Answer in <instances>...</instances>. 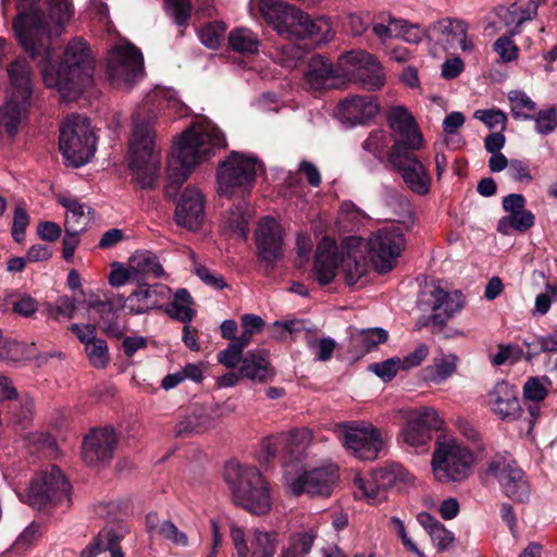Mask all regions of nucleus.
<instances>
[{"label": "nucleus", "mask_w": 557, "mask_h": 557, "mask_svg": "<svg viewBox=\"0 0 557 557\" xmlns=\"http://www.w3.org/2000/svg\"><path fill=\"white\" fill-rule=\"evenodd\" d=\"M156 114L148 103L133 114V131L128 141L129 166L144 189L154 188L160 169V148L156 141Z\"/></svg>", "instance_id": "nucleus-1"}, {"label": "nucleus", "mask_w": 557, "mask_h": 557, "mask_svg": "<svg viewBox=\"0 0 557 557\" xmlns=\"http://www.w3.org/2000/svg\"><path fill=\"white\" fill-rule=\"evenodd\" d=\"M224 479L235 506L255 516L271 511L273 496L270 483L256 466L230 461L225 466Z\"/></svg>", "instance_id": "nucleus-2"}, {"label": "nucleus", "mask_w": 557, "mask_h": 557, "mask_svg": "<svg viewBox=\"0 0 557 557\" xmlns=\"http://www.w3.org/2000/svg\"><path fill=\"white\" fill-rule=\"evenodd\" d=\"M94 64L88 44L83 38L76 37L65 47L54 82H47V84L55 87L65 99L74 100L84 88L91 85ZM46 81H48L47 77Z\"/></svg>", "instance_id": "nucleus-3"}, {"label": "nucleus", "mask_w": 557, "mask_h": 557, "mask_svg": "<svg viewBox=\"0 0 557 557\" xmlns=\"http://www.w3.org/2000/svg\"><path fill=\"white\" fill-rule=\"evenodd\" d=\"M224 134L213 124H198L185 131L169 158L168 165L190 174L214 149L224 148Z\"/></svg>", "instance_id": "nucleus-4"}, {"label": "nucleus", "mask_w": 557, "mask_h": 557, "mask_svg": "<svg viewBox=\"0 0 557 557\" xmlns=\"http://www.w3.org/2000/svg\"><path fill=\"white\" fill-rule=\"evenodd\" d=\"M13 28L25 51L33 58H52L50 49V28L45 14L35 0H20Z\"/></svg>", "instance_id": "nucleus-5"}, {"label": "nucleus", "mask_w": 557, "mask_h": 557, "mask_svg": "<svg viewBox=\"0 0 557 557\" xmlns=\"http://www.w3.org/2000/svg\"><path fill=\"white\" fill-rule=\"evenodd\" d=\"M259 10L276 33L288 40L313 37L319 27L310 15L299 8L277 0H259Z\"/></svg>", "instance_id": "nucleus-6"}, {"label": "nucleus", "mask_w": 557, "mask_h": 557, "mask_svg": "<svg viewBox=\"0 0 557 557\" xmlns=\"http://www.w3.org/2000/svg\"><path fill=\"white\" fill-rule=\"evenodd\" d=\"M8 75L12 91L5 103L0 107V126H3L10 136H15L29 107L30 66L26 60H15L9 64Z\"/></svg>", "instance_id": "nucleus-7"}, {"label": "nucleus", "mask_w": 557, "mask_h": 557, "mask_svg": "<svg viewBox=\"0 0 557 557\" xmlns=\"http://www.w3.org/2000/svg\"><path fill=\"white\" fill-rule=\"evenodd\" d=\"M96 136L86 116L72 114L60 126L59 147L75 168L86 164L95 154Z\"/></svg>", "instance_id": "nucleus-8"}, {"label": "nucleus", "mask_w": 557, "mask_h": 557, "mask_svg": "<svg viewBox=\"0 0 557 557\" xmlns=\"http://www.w3.org/2000/svg\"><path fill=\"white\" fill-rule=\"evenodd\" d=\"M473 455L455 438H438L432 455V471L441 483L460 482L471 473Z\"/></svg>", "instance_id": "nucleus-9"}, {"label": "nucleus", "mask_w": 557, "mask_h": 557, "mask_svg": "<svg viewBox=\"0 0 557 557\" xmlns=\"http://www.w3.org/2000/svg\"><path fill=\"white\" fill-rule=\"evenodd\" d=\"M71 485L62 471L51 466L49 470L41 471L34 475L29 482L26 497L27 503L37 509H41L47 505H70Z\"/></svg>", "instance_id": "nucleus-10"}, {"label": "nucleus", "mask_w": 557, "mask_h": 557, "mask_svg": "<svg viewBox=\"0 0 557 557\" xmlns=\"http://www.w3.org/2000/svg\"><path fill=\"white\" fill-rule=\"evenodd\" d=\"M256 159L232 152L218 166V193L221 196L232 198L237 193L249 191L256 180Z\"/></svg>", "instance_id": "nucleus-11"}, {"label": "nucleus", "mask_w": 557, "mask_h": 557, "mask_svg": "<svg viewBox=\"0 0 557 557\" xmlns=\"http://www.w3.org/2000/svg\"><path fill=\"white\" fill-rule=\"evenodd\" d=\"M343 446L360 460L373 461L383 449L381 432L371 423L350 421L337 425Z\"/></svg>", "instance_id": "nucleus-12"}, {"label": "nucleus", "mask_w": 557, "mask_h": 557, "mask_svg": "<svg viewBox=\"0 0 557 557\" xmlns=\"http://www.w3.org/2000/svg\"><path fill=\"white\" fill-rule=\"evenodd\" d=\"M409 480V472L398 463H386L373 469L367 478L356 476L355 486L360 495L370 503L376 504L387 498V492Z\"/></svg>", "instance_id": "nucleus-13"}, {"label": "nucleus", "mask_w": 557, "mask_h": 557, "mask_svg": "<svg viewBox=\"0 0 557 557\" xmlns=\"http://www.w3.org/2000/svg\"><path fill=\"white\" fill-rule=\"evenodd\" d=\"M144 71L141 52L132 44L116 46L108 54V77L116 88H129Z\"/></svg>", "instance_id": "nucleus-14"}, {"label": "nucleus", "mask_w": 557, "mask_h": 557, "mask_svg": "<svg viewBox=\"0 0 557 557\" xmlns=\"http://www.w3.org/2000/svg\"><path fill=\"white\" fill-rule=\"evenodd\" d=\"M346 75L354 83L369 91L381 89L385 85V74L377 59L364 50L350 51L339 58Z\"/></svg>", "instance_id": "nucleus-15"}, {"label": "nucleus", "mask_w": 557, "mask_h": 557, "mask_svg": "<svg viewBox=\"0 0 557 557\" xmlns=\"http://www.w3.org/2000/svg\"><path fill=\"white\" fill-rule=\"evenodd\" d=\"M386 123L394 134V141L388 153L420 150L423 147L422 133L406 107H392L386 113Z\"/></svg>", "instance_id": "nucleus-16"}, {"label": "nucleus", "mask_w": 557, "mask_h": 557, "mask_svg": "<svg viewBox=\"0 0 557 557\" xmlns=\"http://www.w3.org/2000/svg\"><path fill=\"white\" fill-rule=\"evenodd\" d=\"M406 240L399 228H384L368 243L370 260L379 273L389 272L405 249Z\"/></svg>", "instance_id": "nucleus-17"}, {"label": "nucleus", "mask_w": 557, "mask_h": 557, "mask_svg": "<svg viewBox=\"0 0 557 557\" xmlns=\"http://www.w3.org/2000/svg\"><path fill=\"white\" fill-rule=\"evenodd\" d=\"M417 150H406L387 154V163L400 174L406 186L414 194L424 196L431 188V176L416 154Z\"/></svg>", "instance_id": "nucleus-18"}, {"label": "nucleus", "mask_w": 557, "mask_h": 557, "mask_svg": "<svg viewBox=\"0 0 557 557\" xmlns=\"http://www.w3.org/2000/svg\"><path fill=\"white\" fill-rule=\"evenodd\" d=\"M485 473L497 479L507 497L520 503L529 499V482L516 461L508 462L503 458L492 460L487 463Z\"/></svg>", "instance_id": "nucleus-19"}, {"label": "nucleus", "mask_w": 557, "mask_h": 557, "mask_svg": "<svg viewBox=\"0 0 557 557\" xmlns=\"http://www.w3.org/2000/svg\"><path fill=\"white\" fill-rule=\"evenodd\" d=\"M337 478V469L334 467L315 468L292 479L288 481L287 486L295 496L304 493L311 496H329Z\"/></svg>", "instance_id": "nucleus-20"}, {"label": "nucleus", "mask_w": 557, "mask_h": 557, "mask_svg": "<svg viewBox=\"0 0 557 557\" xmlns=\"http://www.w3.org/2000/svg\"><path fill=\"white\" fill-rule=\"evenodd\" d=\"M117 437L113 429H95L85 436L82 446V458L88 466L107 463L113 458Z\"/></svg>", "instance_id": "nucleus-21"}, {"label": "nucleus", "mask_w": 557, "mask_h": 557, "mask_svg": "<svg viewBox=\"0 0 557 557\" xmlns=\"http://www.w3.org/2000/svg\"><path fill=\"white\" fill-rule=\"evenodd\" d=\"M255 235L259 258L268 264H274L282 256V225L274 218L263 216L257 225Z\"/></svg>", "instance_id": "nucleus-22"}, {"label": "nucleus", "mask_w": 557, "mask_h": 557, "mask_svg": "<svg viewBox=\"0 0 557 557\" xmlns=\"http://www.w3.org/2000/svg\"><path fill=\"white\" fill-rule=\"evenodd\" d=\"M138 287L128 297L117 294L120 306L125 307L129 314H144L160 307L168 297L170 289L163 284L137 283Z\"/></svg>", "instance_id": "nucleus-23"}, {"label": "nucleus", "mask_w": 557, "mask_h": 557, "mask_svg": "<svg viewBox=\"0 0 557 557\" xmlns=\"http://www.w3.org/2000/svg\"><path fill=\"white\" fill-rule=\"evenodd\" d=\"M342 260V249L330 237H323L318 244L312 277L322 286L329 285L335 278Z\"/></svg>", "instance_id": "nucleus-24"}, {"label": "nucleus", "mask_w": 557, "mask_h": 557, "mask_svg": "<svg viewBox=\"0 0 557 557\" xmlns=\"http://www.w3.org/2000/svg\"><path fill=\"white\" fill-rule=\"evenodd\" d=\"M428 302L431 306L432 314L425 321H419L418 327L431 323L434 327L440 329L463 307V297L461 292L449 294L441 287H435L430 292Z\"/></svg>", "instance_id": "nucleus-25"}, {"label": "nucleus", "mask_w": 557, "mask_h": 557, "mask_svg": "<svg viewBox=\"0 0 557 557\" xmlns=\"http://www.w3.org/2000/svg\"><path fill=\"white\" fill-rule=\"evenodd\" d=\"M88 308L98 314V326L109 337L120 339L126 333L125 322L121 320L120 312L124 308L120 306L117 294L106 295L104 300H91Z\"/></svg>", "instance_id": "nucleus-26"}, {"label": "nucleus", "mask_w": 557, "mask_h": 557, "mask_svg": "<svg viewBox=\"0 0 557 557\" xmlns=\"http://www.w3.org/2000/svg\"><path fill=\"white\" fill-rule=\"evenodd\" d=\"M341 264L345 282L347 285H355L368 270L367 260L363 251V242L360 237H346L342 244Z\"/></svg>", "instance_id": "nucleus-27"}, {"label": "nucleus", "mask_w": 557, "mask_h": 557, "mask_svg": "<svg viewBox=\"0 0 557 557\" xmlns=\"http://www.w3.org/2000/svg\"><path fill=\"white\" fill-rule=\"evenodd\" d=\"M205 198L194 187H186L175 209L176 223L189 231H197L205 220Z\"/></svg>", "instance_id": "nucleus-28"}, {"label": "nucleus", "mask_w": 557, "mask_h": 557, "mask_svg": "<svg viewBox=\"0 0 557 557\" xmlns=\"http://www.w3.org/2000/svg\"><path fill=\"white\" fill-rule=\"evenodd\" d=\"M379 111L380 106L373 96H352L338 103L336 115L343 122L356 125L369 122Z\"/></svg>", "instance_id": "nucleus-29"}, {"label": "nucleus", "mask_w": 557, "mask_h": 557, "mask_svg": "<svg viewBox=\"0 0 557 557\" xmlns=\"http://www.w3.org/2000/svg\"><path fill=\"white\" fill-rule=\"evenodd\" d=\"M493 411L503 420H516L520 416V405L516 388L505 381L496 383L488 394Z\"/></svg>", "instance_id": "nucleus-30"}, {"label": "nucleus", "mask_w": 557, "mask_h": 557, "mask_svg": "<svg viewBox=\"0 0 557 557\" xmlns=\"http://www.w3.org/2000/svg\"><path fill=\"white\" fill-rule=\"evenodd\" d=\"M239 374L250 381L267 383L275 376V370L269 360V354L264 349L248 350L244 356Z\"/></svg>", "instance_id": "nucleus-31"}, {"label": "nucleus", "mask_w": 557, "mask_h": 557, "mask_svg": "<svg viewBox=\"0 0 557 557\" xmlns=\"http://www.w3.org/2000/svg\"><path fill=\"white\" fill-rule=\"evenodd\" d=\"M536 14L537 3L534 0H518L498 11V16L510 36L518 35L521 32V25L533 20Z\"/></svg>", "instance_id": "nucleus-32"}, {"label": "nucleus", "mask_w": 557, "mask_h": 557, "mask_svg": "<svg viewBox=\"0 0 557 557\" xmlns=\"http://www.w3.org/2000/svg\"><path fill=\"white\" fill-rule=\"evenodd\" d=\"M58 201L66 209L64 232L72 234L85 232L92 221V210L76 198L59 197Z\"/></svg>", "instance_id": "nucleus-33"}, {"label": "nucleus", "mask_w": 557, "mask_h": 557, "mask_svg": "<svg viewBox=\"0 0 557 557\" xmlns=\"http://www.w3.org/2000/svg\"><path fill=\"white\" fill-rule=\"evenodd\" d=\"M431 29L444 37L450 46L458 44L462 51H471L473 44L467 38V24L461 20L444 18L431 26Z\"/></svg>", "instance_id": "nucleus-34"}, {"label": "nucleus", "mask_w": 557, "mask_h": 557, "mask_svg": "<svg viewBox=\"0 0 557 557\" xmlns=\"http://www.w3.org/2000/svg\"><path fill=\"white\" fill-rule=\"evenodd\" d=\"M235 411V406L224 401L196 405L191 409L202 433L213 429L218 422Z\"/></svg>", "instance_id": "nucleus-35"}, {"label": "nucleus", "mask_w": 557, "mask_h": 557, "mask_svg": "<svg viewBox=\"0 0 557 557\" xmlns=\"http://www.w3.org/2000/svg\"><path fill=\"white\" fill-rule=\"evenodd\" d=\"M335 77L333 64L320 54L313 55L305 72V81L312 90H321L330 86V81Z\"/></svg>", "instance_id": "nucleus-36"}, {"label": "nucleus", "mask_w": 557, "mask_h": 557, "mask_svg": "<svg viewBox=\"0 0 557 557\" xmlns=\"http://www.w3.org/2000/svg\"><path fill=\"white\" fill-rule=\"evenodd\" d=\"M388 334L384 329L373 327L356 330L349 338V350L357 357L375 349L379 344L385 343Z\"/></svg>", "instance_id": "nucleus-37"}, {"label": "nucleus", "mask_w": 557, "mask_h": 557, "mask_svg": "<svg viewBox=\"0 0 557 557\" xmlns=\"http://www.w3.org/2000/svg\"><path fill=\"white\" fill-rule=\"evenodd\" d=\"M135 283H146L148 278H159L164 274L158 257L150 251H137L129 258Z\"/></svg>", "instance_id": "nucleus-38"}, {"label": "nucleus", "mask_w": 557, "mask_h": 557, "mask_svg": "<svg viewBox=\"0 0 557 557\" xmlns=\"http://www.w3.org/2000/svg\"><path fill=\"white\" fill-rule=\"evenodd\" d=\"M123 536V532L116 531L112 528H106L99 532L95 540V544L87 546L81 553V557H95L104 550H109L111 557H124V553L120 546V542Z\"/></svg>", "instance_id": "nucleus-39"}, {"label": "nucleus", "mask_w": 557, "mask_h": 557, "mask_svg": "<svg viewBox=\"0 0 557 557\" xmlns=\"http://www.w3.org/2000/svg\"><path fill=\"white\" fill-rule=\"evenodd\" d=\"M417 520L440 552L448 550L451 547L455 541L453 532L447 530L436 518L423 511L417 516Z\"/></svg>", "instance_id": "nucleus-40"}, {"label": "nucleus", "mask_w": 557, "mask_h": 557, "mask_svg": "<svg viewBox=\"0 0 557 557\" xmlns=\"http://www.w3.org/2000/svg\"><path fill=\"white\" fill-rule=\"evenodd\" d=\"M278 534L275 531L253 529L249 536L250 557H276Z\"/></svg>", "instance_id": "nucleus-41"}, {"label": "nucleus", "mask_w": 557, "mask_h": 557, "mask_svg": "<svg viewBox=\"0 0 557 557\" xmlns=\"http://www.w3.org/2000/svg\"><path fill=\"white\" fill-rule=\"evenodd\" d=\"M457 360L458 358L453 354L434 358L432 364L423 370L424 380L435 384L446 381L456 372Z\"/></svg>", "instance_id": "nucleus-42"}, {"label": "nucleus", "mask_w": 557, "mask_h": 557, "mask_svg": "<svg viewBox=\"0 0 557 557\" xmlns=\"http://www.w3.org/2000/svg\"><path fill=\"white\" fill-rule=\"evenodd\" d=\"M391 138L385 129L376 128L369 133L368 137L362 141L361 148L367 153L371 154L379 162L387 161L388 148Z\"/></svg>", "instance_id": "nucleus-43"}, {"label": "nucleus", "mask_w": 557, "mask_h": 557, "mask_svg": "<svg viewBox=\"0 0 557 557\" xmlns=\"http://www.w3.org/2000/svg\"><path fill=\"white\" fill-rule=\"evenodd\" d=\"M193 304V297L189 292L185 288H180L174 294L173 301L165 311L171 318L183 323H189L196 314V311L191 307Z\"/></svg>", "instance_id": "nucleus-44"}, {"label": "nucleus", "mask_w": 557, "mask_h": 557, "mask_svg": "<svg viewBox=\"0 0 557 557\" xmlns=\"http://www.w3.org/2000/svg\"><path fill=\"white\" fill-rule=\"evenodd\" d=\"M400 437L409 446L422 447L431 441L432 434H430L426 428L420 424L419 420L409 413L401 430Z\"/></svg>", "instance_id": "nucleus-45"}, {"label": "nucleus", "mask_w": 557, "mask_h": 557, "mask_svg": "<svg viewBox=\"0 0 557 557\" xmlns=\"http://www.w3.org/2000/svg\"><path fill=\"white\" fill-rule=\"evenodd\" d=\"M228 44L232 49L239 53H257L260 41L255 33L248 28L233 29L228 35Z\"/></svg>", "instance_id": "nucleus-46"}, {"label": "nucleus", "mask_w": 557, "mask_h": 557, "mask_svg": "<svg viewBox=\"0 0 557 557\" xmlns=\"http://www.w3.org/2000/svg\"><path fill=\"white\" fill-rule=\"evenodd\" d=\"M315 534L297 532L289 536L288 546L282 552V557H306L313 546Z\"/></svg>", "instance_id": "nucleus-47"}, {"label": "nucleus", "mask_w": 557, "mask_h": 557, "mask_svg": "<svg viewBox=\"0 0 557 557\" xmlns=\"http://www.w3.org/2000/svg\"><path fill=\"white\" fill-rule=\"evenodd\" d=\"M9 410L12 422L26 429L33 420L34 400L28 395H23L10 405Z\"/></svg>", "instance_id": "nucleus-48"}, {"label": "nucleus", "mask_w": 557, "mask_h": 557, "mask_svg": "<svg viewBox=\"0 0 557 557\" xmlns=\"http://www.w3.org/2000/svg\"><path fill=\"white\" fill-rule=\"evenodd\" d=\"M511 113L515 119L531 120L536 110L535 102L521 90H511L508 94Z\"/></svg>", "instance_id": "nucleus-49"}, {"label": "nucleus", "mask_w": 557, "mask_h": 557, "mask_svg": "<svg viewBox=\"0 0 557 557\" xmlns=\"http://www.w3.org/2000/svg\"><path fill=\"white\" fill-rule=\"evenodd\" d=\"M168 14L181 27L180 35L184 36L185 28L191 18L193 5L190 0H164Z\"/></svg>", "instance_id": "nucleus-50"}, {"label": "nucleus", "mask_w": 557, "mask_h": 557, "mask_svg": "<svg viewBox=\"0 0 557 557\" xmlns=\"http://www.w3.org/2000/svg\"><path fill=\"white\" fill-rule=\"evenodd\" d=\"M89 363L96 369H104L110 361L108 344L102 338H96L85 345Z\"/></svg>", "instance_id": "nucleus-51"}, {"label": "nucleus", "mask_w": 557, "mask_h": 557, "mask_svg": "<svg viewBox=\"0 0 557 557\" xmlns=\"http://www.w3.org/2000/svg\"><path fill=\"white\" fill-rule=\"evenodd\" d=\"M226 32V25L223 22L214 21L200 28L198 37L200 41L210 49L220 47L222 38Z\"/></svg>", "instance_id": "nucleus-52"}, {"label": "nucleus", "mask_w": 557, "mask_h": 557, "mask_svg": "<svg viewBox=\"0 0 557 557\" xmlns=\"http://www.w3.org/2000/svg\"><path fill=\"white\" fill-rule=\"evenodd\" d=\"M49 18L58 26L67 23L73 14L70 0H47Z\"/></svg>", "instance_id": "nucleus-53"}, {"label": "nucleus", "mask_w": 557, "mask_h": 557, "mask_svg": "<svg viewBox=\"0 0 557 557\" xmlns=\"http://www.w3.org/2000/svg\"><path fill=\"white\" fill-rule=\"evenodd\" d=\"M24 358V346L16 341L3 338L0 331V360L18 362Z\"/></svg>", "instance_id": "nucleus-54"}, {"label": "nucleus", "mask_w": 557, "mask_h": 557, "mask_svg": "<svg viewBox=\"0 0 557 557\" xmlns=\"http://www.w3.org/2000/svg\"><path fill=\"white\" fill-rule=\"evenodd\" d=\"M535 122L536 131L542 135H548L557 127V112L555 108L541 110L536 114H532Z\"/></svg>", "instance_id": "nucleus-55"}, {"label": "nucleus", "mask_w": 557, "mask_h": 557, "mask_svg": "<svg viewBox=\"0 0 557 557\" xmlns=\"http://www.w3.org/2000/svg\"><path fill=\"white\" fill-rule=\"evenodd\" d=\"M525 198L521 194H510L503 199V208L510 213L509 216H521L529 214L531 216V227L534 225L535 218L531 211L524 210Z\"/></svg>", "instance_id": "nucleus-56"}, {"label": "nucleus", "mask_w": 557, "mask_h": 557, "mask_svg": "<svg viewBox=\"0 0 557 557\" xmlns=\"http://www.w3.org/2000/svg\"><path fill=\"white\" fill-rule=\"evenodd\" d=\"M513 36L504 35L493 45L494 51L498 53L500 60L505 63L512 62L518 58L519 48L511 39Z\"/></svg>", "instance_id": "nucleus-57"}, {"label": "nucleus", "mask_w": 557, "mask_h": 557, "mask_svg": "<svg viewBox=\"0 0 557 557\" xmlns=\"http://www.w3.org/2000/svg\"><path fill=\"white\" fill-rule=\"evenodd\" d=\"M401 367L400 358H389L382 362H376L370 364V370L374 372L383 381L388 382L397 374L399 368Z\"/></svg>", "instance_id": "nucleus-58"}, {"label": "nucleus", "mask_w": 557, "mask_h": 557, "mask_svg": "<svg viewBox=\"0 0 557 557\" xmlns=\"http://www.w3.org/2000/svg\"><path fill=\"white\" fill-rule=\"evenodd\" d=\"M474 117L482 121L488 128L499 127L504 132L507 124V116L500 110H476Z\"/></svg>", "instance_id": "nucleus-59"}, {"label": "nucleus", "mask_w": 557, "mask_h": 557, "mask_svg": "<svg viewBox=\"0 0 557 557\" xmlns=\"http://www.w3.org/2000/svg\"><path fill=\"white\" fill-rule=\"evenodd\" d=\"M509 228L523 233L531 228V216L523 214L517 216H504L498 221L497 231L504 235L509 234Z\"/></svg>", "instance_id": "nucleus-60"}, {"label": "nucleus", "mask_w": 557, "mask_h": 557, "mask_svg": "<svg viewBox=\"0 0 557 557\" xmlns=\"http://www.w3.org/2000/svg\"><path fill=\"white\" fill-rule=\"evenodd\" d=\"M410 413L419 420L420 424L428 429L430 434H432V431L441 430L444 424V421L440 418L437 411L430 407L411 411Z\"/></svg>", "instance_id": "nucleus-61"}, {"label": "nucleus", "mask_w": 557, "mask_h": 557, "mask_svg": "<svg viewBox=\"0 0 557 557\" xmlns=\"http://www.w3.org/2000/svg\"><path fill=\"white\" fill-rule=\"evenodd\" d=\"M393 24L398 29V35L407 42L419 44L425 36V32L418 24H410L404 20L395 21Z\"/></svg>", "instance_id": "nucleus-62"}, {"label": "nucleus", "mask_w": 557, "mask_h": 557, "mask_svg": "<svg viewBox=\"0 0 557 557\" xmlns=\"http://www.w3.org/2000/svg\"><path fill=\"white\" fill-rule=\"evenodd\" d=\"M195 274L208 286L215 289H223L227 286L224 276L211 272L207 267L194 260Z\"/></svg>", "instance_id": "nucleus-63"}, {"label": "nucleus", "mask_w": 557, "mask_h": 557, "mask_svg": "<svg viewBox=\"0 0 557 557\" xmlns=\"http://www.w3.org/2000/svg\"><path fill=\"white\" fill-rule=\"evenodd\" d=\"M243 351L244 350L234 342H231L225 349L218 352V362L226 368L234 369L242 363L244 358Z\"/></svg>", "instance_id": "nucleus-64"}]
</instances>
